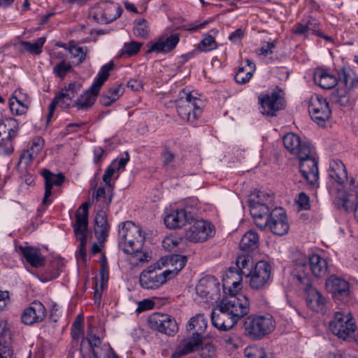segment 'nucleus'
Returning <instances> with one entry per match:
<instances>
[{
  "label": "nucleus",
  "mask_w": 358,
  "mask_h": 358,
  "mask_svg": "<svg viewBox=\"0 0 358 358\" xmlns=\"http://www.w3.org/2000/svg\"><path fill=\"white\" fill-rule=\"evenodd\" d=\"M229 287L230 298L222 299L217 305L219 313L213 310L211 313L213 325L220 331H228L250 312V301L245 296L240 294L236 297L235 292Z\"/></svg>",
  "instance_id": "f257e3e1"
},
{
  "label": "nucleus",
  "mask_w": 358,
  "mask_h": 358,
  "mask_svg": "<svg viewBox=\"0 0 358 358\" xmlns=\"http://www.w3.org/2000/svg\"><path fill=\"white\" fill-rule=\"evenodd\" d=\"M274 327L275 322L269 315H250L245 317L243 325L245 336L255 340L269 334Z\"/></svg>",
  "instance_id": "f03ea898"
},
{
  "label": "nucleus",
  "mask_w": 358,
  "mask_h": 358,
  "mask_svg": "<svg viewBox=\"0 0 358 358\" xmlns=\"http://www.w3.org/2000/svg\"><path fill=\"white\" fill-rule=\"evenodd\" d=\"M168 259L162 258L159 261L150 265L140 274L139 283L141 286L147 289H155L171 279L169 275L173 273L169 269L157 274V271L162 268V266L168 264Z\"/></svg>",
  "instance_id": "7ed1b4c3"
},
{
  "label": "nucleus",
  "mask_w": 358,
  "mask_h": 358,
  "mask_svg": "<svg viewBox=\"0 0 358 358\" xmlns=\"http://www.w3.org/2000/svg\"><path fill=\"white\" fill-rule=\"evenodd\" d=\"M236 267H230L226 272V279H223L224 289L227 284H231L234 290H236L241 285L242 275L246 277L250 275L255 264L249 254H241L236 258Z\"/></svg>",
  "instance_id": "20e7f679"
},
{
  "label": "nucleus",
  "mask_w": 358,
  "mask_h": 358,
  "mask_svg": "<svg viewBox=\"0 0 358 358\" xmlns=\"http://www.w3.org/2000/svg\"><path fill=\"white\" fill-rule=\"evenodd\" d=\"M180 95V99L176 101L178 115L184 121H195L202 113V109L199 104L201 100L184 90Z\"/></svg>",
  "instance_id": "39448f33"
},
{
  "label": "nucleus",
  "mask_w": 358,
  "mask_h": 358,
  "mask_svg": "<svg viewBox=\"0 0 358 358\" xmlns=\"http://www.w3.org/2000/svg\"><path fill=\"white\" fill-rule=\"evenodd\" d=\"M276 90L262 93L258 97L262 113L268 116H275L276 113L285 107V101L280 95L282 90L277 86Z\"/></svg>",
  "instance_id": "423d86ee"
},
{
  "label": "nucleus",
  "mask_w": 358,
  "mask_h": 358,
  "mask_svg": "<svg viewBox=\"0 0 358 358\" xmlns=\"http://www.w3.org/2000/svg\"><path fill=\"white\" fill-rule=\"evenodd\" d=\"M131 233L137 234L136 225L130 221L123 222L119 229V234L125 246L123 252L131 255L141 252L145 238V236H138V240H131Z\"/></svg>",
  "instance_id": "0eeeda50"
},
{
  "label": "nucleus",
  "mask_w": 358,
  "mask_h": 358,
  "mask_svg": "<svg viewBox=\"0 0 358 358\" xmlns=\"http://www.w3.org/2000/svg\"><path fill=\"white\" fill-rule=\"evenodd\" d=\"M308 112L312 120L320 127H324L331 117L329 103L322 96H312L308 105Z\"/></svg>",
  "instance_id": "6e6552de"
},
{
  "label": "nucleus",
  "mask_w": 358,
  "mask_h": 358,
  "mask_svg": "<svg viewBox=\"0 0 358 358\" xmlns=\"http://www.w3.org/2000/svg\"><path fill=\"white\" fill-rule=\"evenodd\" d=\"M193 224L186 230V238L191 242H203L215 235L214 226L203 219L192 221Z\"/></svg>",
  "instance_id": "1a4fd4ad"
},
{
  "label": "nucleus",
  "mask_w": 358,
  "mask_h": 358,
  "mask_svg": "<svg viewBox=\"0 0 358 358\" xmlns=\"http://www.w3.org/2000/svg\"><path fill=\"white\" fill-rule=\"evenodd\" d=\"M271 265L266 261L257 262L251 273L246 277H250L249 285L254 289H262L269 284L271 280Z\"/></svg>",
  "instance_id": "9d476101"
},
{
  "label": "nucleus",
  "mask_w": 358,
  "mask_h": 358,
  "mask_svg": "<svg viewBox=\"0 0 358 358\" xmlns=\"http://www.w3.org/2000/svg\"><path fill=\"white\" fill-rule=\"evenodd\" d=\"M329 329L334 335L346 340L354 336L356 325L351 318L344 316L341 312H336L334 320L329 322Z\"/></svg>",
  "instance_id": "9b49d317"
},
{
  "label": "nucleus",
  "mask_w": 358,
  "mask_h": 358,
  "mask_svg": "<svg viewBox=\"0 0 358 358\" xmlns=\"http://www.w3.org/2000/svg\"><path fill=\"white\" fill-rule=\"evenodd\" d=\"M299 159V171L303 178L311 185H314L319 178L317 161L312 155L311 148L306 155L297 156Z\"/></svg>",
  "instance_id": "f8f14e48"
},
{
  "label": "nucleus",
  "mask_w": 358,
  "mask_h": 358,
  "mask_svg": "<svg viewBox=\"0 0 358 358\" xmlns=\"http://www.w3.org/2000/svg\"><path fill=\"white\" fill-rule=\"evenodd\" d=\"M149 327L168 336H174L178 331L176 321L170 315L155 313L148 318Z\"/></svg>",
  "instance_id": "ddd939ff"
},
{
  "label": "nucleus",
  "mask_w": 358,
  "mask_h": 358,
  "mask_svg": "<svg viewBox=\"0 0 358 358\" xmlns=\"http://www.w3.org/2000/svg\"><path fill=\"white\" fill-rule=\"evenodd\" d=\"M326 288L336 301L346 303L350 299V284L348 281L331 275L326 280Z\"/></svg>",
  "instance_id": "4468645a"
},
{
  "label": "nucleus",
  "mask_w": 358,
  "mask_h": 358,
  "mask_svg": "<svg viewBox=\"0 0 358 358\" xmlns=\"http://www.w3.org/2000/svg\"><path fill=\"white\" fill-rule=\"evenodd\" d=\"M250 212L255 220V224L261 230L265 229L271 217V210L267 204L255 199H249Z\"/></svg>",
  "instance_id": "2eb2a0df"
},
{
  "label": "nucleus",
  "mask_w": 358,
  "mask_h": 358,
  "mask_svg": "<svg viewBox=\"0 0 358 358\" xmlns=\"http://www.w3.org/2000/svg\"><path fill=\"white\" fill-rule=\"evenodd\" d=\"M266 227H268L273 234L278 236L286 234L289 231V224L285 210L282 208L273 209Z\"/></svg>",
  "instance_id": "dca6fc26"
},
{
  "label": "nucleus",
  "mask_w": 358,
  "mask_h": 358,
  "mask_svg": "<svg viewBox=\"0 0 358 358\" xmlns=\"http://www.w3.org/2000/svg\"><path fill=\"white\" fill-rule=\"evenodd\" d=\"M46 315L45 306L41 301L35 300L24 310L21 315V320L25 324L32 325L43 321Z\"/></svg>",
  "instance_id": "f3484780"
},
{
  "label": "nucleus",
  "mask_w": 358,
  "mask_h": 358,
  "mask_svg": "<svg viewBox=\"0 0 358 358\" xmlns=\"http://www.w3.org/2000/svg\"><path fill=\"white\" fill-rule=\"evenodd\" d=\"M203 345V339L201 335L192 334V336L183 338L176 348L171 355V358H181L194 351L199 350Z\"/></svg>",
  "instance_id": "a211bd4d"
},
{
  "label": "nucleus",
  "mask_w": 358,
  "mask_h": 358,
  "mask_svg": "<svg viewBox=\"0 0 358 358\" xmlns=\"http://www.w3.org/2000/svg\"><path fill=\"white\" fill-rule=\"evenodd\" d=\"M194 215L185 209L176 210L166 215L164 222L166 227L171 229L181 228L187 223L192 224Z\"/></svg>",
  "instance_id": "6ab92c4d"
},
{
  "label": "nucleus",
  "mask_w": 358,
  "mask_h": 358,
  "mask_svg": "<svg viewBox=\"0 0 358 358\" xmlns=\"http://www.w3.org/2000/svg\"><path fill=\"white\" fill-rule=\"evenodd\" d=\"M282 140L285 148L291 154L295 155L296 157L301 155V154L306 155L308 149L311 148L309 143L302 142L300 137L294 133L285 134Z\"/></svg>",
  "instance_id": "aec40b11"
},
{
  "label": "nucleus",
  "mask_w": 358,
  "mask_h": 358,
  "mask_svg": "<svg viewBox=\"0 0 358 358\" xmlns=\"http://www.w3.org/2000/svg\"><path fill=\"white\" fill-rule=\"evenodd\" d=\"M41 176L45 180V193L43 199V204L48 205L51 201H48V198L52 194V189L54 185L61 186L64 182L65 177L63 173L55 174L46 169L41 170Z\"/></svg>",
  "instance_id": "412c9836"
},
{
  "label": "nucleus",
  "mask_w": 358,
  "mask_h": 358,
  "mask_svg": "<svg viewBox=\"0 0 358 358\" xmlns=\"http://www.w3.org/2000/svg\"><path fill=\"white\" fill-rule=\"evenodd\" d=\"M89 204L83 203L76 210V222L73 224V231L76 237L87 236L88 227Z\"/></svg>",
  "instance_id": "4be33fe9"
},
{
  "label": "nucleus",
  "mask_w": 358,
  "mask_h": 358,
  "mask_svg": "<svg viewBox=\"0 0 358 358\" xmlns=\"http://www.w3.org/2000/svg\"><path fill=\"white\" fill-rule=\"evenodd\" d=\"M179 41L180 37L177 34H171L166 38H161L157 42L151 44L146 53L169 52L176 47Z\"/></svg>",
  "instance_id": "5701e85b"
},
{
  "label": "nucleus",
  "mask_w": 358,
  "mask_h": 358,
  "mask_svg": "<svg viewBox=\"0 0 358 358\" xmlns=\"http://www.w3.org/2000/svg\"><path fill=\"white\" fill-rule=\"evenodd\" d=\"M296 268H295V273L294 279H295L301 288L305 292L312 288L310 277L308 272L305 271L307 268V259L306 257H302L295 260Z\"/></svg>",
  "instance_id": "b1692460"
},
{
  "label": "nucleus",
  "mask_w": 358,
  "mask_h": 358,
  "mask_svg": "<svg viewBox=\"0 0 358 358\" xmlns=\"http://www.w3.org/2000/svg\"><path fill=\"white\" fill-rule=\"evenodd\" d=\"M94 234L100 243H104L108 236L110 225L107 220L106 211L100 210L96 214L94 219Z\"/></svg>",
  "instance_id": "393cba45"
},
{
  "label": "nucleus",
  "mask_w": 358,
  "mask_h": 358,
  "mask_svg": "<svg viewBox=\"0 0 358 358\" xmlns=\"http://www.w3.org/2000/svg\"><path fill=\"white\" fill-rule=\"evenodd\" d=\"M99 91L100 90L93 87L92 85L89 89L73 101V106L76 107L78 110H88L94 104Z\"/></svg>",
  "instance_id": "a878e982"
},
{
  "label": "nucleus",
  "mask_w": 358,
  "mask_h": 358,
  "mask_svg": "<svg viewBox=\"0 0 358 358\" xmlns=\"http://www.w3.org/2000/svg\"><path fill=\"white\" fill-rule=\"evenodd\" d=\"M17 136V131L8 129L3 122H0V148L5 155H10L13 152V141Z\"/></svg>",
  "instance_id": "bb28decb"
},
{
  "label": "nucleus",
  "mask_w": 358,
  "mask_h": 358,
  "mask_svg": "<svg viewBox=\"0 0 358 358\" xmlns=\"http://www.w3.org/2000/svg\"><path fill=\"white\" fill-rule=\"evenodd\" d=\"M328 173L329 178L338 185L344 184L348 180L345 166L339 159H332L330 161Z\"/></svg>",
  "instance_id": "cd10ccee"
},
{
  "label": "nucleus",
  "mask_w": 358,
  "mask_h": 358,
  "mask_svg": "<svg viewBox=\"0 0 358 358\" xmlns=\"http://www.w3.org/2000/svg\"><path fill=\"white\" fill-rule=\"evenodd\" d=\"M19 250L26 261L33 267L38 268L45 263V257L38 248L27 246H20Z\"/></svg>",
  "instance_id": "c85d7f7f"
},
{
  "label": "nucleus",
  "mask_w": 358,
  "mask_h": 358,
  "mask_svg": "<svg viewBox=\"0 0 358 358\" xmlns=\"http://www.w3.org/2000/svg\"><path fill=\"white\" fill-rule=\"evenodd\" d=\"M306 259L307 267H309L313 275L321 278L326 275L328 264L325 259L318 255L313 254Z\"/></svg>",
  "instance_id": "c756f323"
},
{
  "label": "nucleus",
  "mask_w": 358,
  "mask_h": 358,
  "mask_svg": "<svg viewBox=\"0 0 358 358\" xmlns=\"http://www.w3.org/2000/svg\"><path fill=\"white\" fill-rule=\"evenodd\" d=\"M306 292L307 306L315 312H322L325 309L326 299L314 287Z\"/></svg>",
  "instance_id": "7c9ffc66"
},
{
  "label": "nucleus",
  "mask_w": 358,
  "mask_h": 358,
  "mask_svg": "<svg viewBox=\"0 0 358 358\" xmlns=\"http://www.w3.org/2000/svg\"><path fill=\"white\" fill-rule=\"evenodd\" d=\"M316 85L326 90L333 88L338 83L337 78L322 69H317L313 76Z\"/></svg>",
  "instance_id": "2f4dec72"
},
{
  "label": "nucleus",
  "mask_w": 358,
  "mask_h": 358,
  "mask_svg": "<svg viewBox=\"0 0 358 358\" xmlns=\"http://www.w3.org/2000/svg\"><path fill=\"white\" fill-rule=\"evenodd\" d=\"M219 282L213 276H206L202 278L196 287V291L201 297H210L213 291L218 289Z\"/></svg>",
  "instance_id": "473e14b6"
},
{
  "label": "nucleus",
  "mask_w": 358,
  "mask_h": 358,
  "mask_svg": "<svg viewBox=\"0 0 358 358\" xmlns=\"http://www.w3.org/2000/svg\"><path fill=\"white\" fill-rule=\"evenodd\" d=\"M240 249L243 251H253L259 247V236L255 231H247L242 237Z\"/></svg>",
  "instance_id": "72a5a7b5"
},
{
  "label": "nucleus",
  "mask_w": 358,
  "mask_h": 358,
  "mask_svg": "<svg viewBox=\"0 0 358 358\" xmlns=\"http://www.w3.org/2000/svg\"><path fill=\"white\" fill-rule=\"evenodd\" d=\"M73 102L71 99H68L67 97L62 96L61 92H59L55 98L52 99L51 103L49 105L48 109L49 113L48 115V121H50L51 117L53 116L55 108L57 106L61 107L63 109H68L73 106Z\"/></svg>",
  "instance_id": "f704fd0d"
},
{
  "label": "nucleus",
  "mask_w": 358,
  "mask_h": 358,
  "mask_svg": "<svg viewBox=\"0 0 358 358\" xmlns=\"http://www.w3.org/2000/svg\"><path fill=\"white\" fill-rule=\"evenodd\" d=\"M208 320L203 314L199 313L195 316L191 317L187 324V330L191 331L195 329L194 334L201 335L202 332L206 329Z\"/></svg>",
  "instance_id": "c9c22d12"
},
{
  "label": "nucleus",
  "mask_w": 358,
  "mask_h": 358,
  "mask_svg": "<svg viewBox=\"0 0 358 358\" xmlns=\"http://www.w3.org/2000/svg\"><path fill=\"white\" fill-rule=\"evenodd\" d=\"M338 82L341 83L346 88L351 89L358 85V78L351 70L343 68L338 72Z\"/></svg>",
  "instance_id": "e433bc0d"
},
{
  "label": "nucleus",
  "mask_w": 358,
  "mask_h": 358,
  "mask_svg": "<svg viewBox=\"0 0 358 358\" xmlns=\"http://www.w3.org/2000/svg\"><path fill=\"white\" fill-rule=\"evenodd\" d=\"M114 67V62L113 61L109 62L108 64L103 65L100 71H99L96 78L94 79L93 83V87H96L101 90V87L107 80L110 76V71Z\"/></svg>",
  "instance_id": "4c0bfd02"
},
{
  "label": "nucleus",
  "mask_w": 358,
  "mask_h": 358,
  "mask_svg": "<svg viewBox=\"0 0 358 358\" xmlns=\"http://www.w3.org/2000/svg\"><path fill=\"white\" fill-rule=\"evenodd\" d=\"M45 43V37L38 38L34 43L22 41L19 43V46L21 50L36 55H39L41 52V48Z\"/></svg>",
  "instance_id": "58836bf2"
},
{
  "label": "nucleus",
  "mask_w": 358,
  "mask_h": 358,
  "mask_svg": "<svg viewBox=\"0 0 358 358\" xmlns=\"http://www.w3.org/2000/svg\"><path fill=\"white\" fill-rule=\"evenodd\" d=\"M15 102L12 99H10L9 101L10 110L15 115L24 114L27 112L29 104L27 95L24 94L23 99H15Z\"/></svg>",
  "instance_id": "ea45409f"
},
{
  "label": "nucleus",
  "mask_w": 358,
  "mask_h": 358,
  "mask_svg": "<svg viewBox=\"0 0 358 358\" xmlns=\"http://www.w3.org/2000/svg\"><path fill=\"white\" fill-rule=\"evenodd\" d=\"M187 258L185 255H172L169 259V262L172 266H175L174 269L169 270L172 274L169 275L171 278L175 277L185 266Z\"/></svg>",
  "instance_id": "a19ab883"
},
{
  "label": "nucleus",
  "mask_w": 358,
  "mask_h": 358,
  "mask_svg": "<svg viewBox=\"0 0 358 358\" xmlns=\"http://www.w3.org/2000/svg\"><path fill=\"white\" fill-rule=\"evenodd\" d=\"M150 28L148 21L144 18L136 19L134 22V34L139 38L148 37Z\"/></svg>",
  "instance_id": "79ce46f5"
},
{
  "label": "nucleus",
  "mask_w": 358,
  "mask_h": 358,
  "mask_svg": "<svg viewBox=\"0 0 358 358\" xmlns=\"http://www.w3.org/2000/svg\"><path fill=\"white\" fill-rule=\"evenodd\" d=\"M348 88L346 87L343 88H338L334 90L331 96L330 99L332 103H338L341 106H345L349 103V95H348Z\"/></svg>",
  "instance_id": "37998d69"
},
{
  "label": "nucleus",
  "mask_w": 358,
  "mask_h": 358,
  "mask_svg": "<svg viewBox=\"0 0 358 358\" xmlns=\"http://www.w3.org/2000/svg\"><path fill=\"white\" fill-rule=\"evenodd\" d=\"M245 356L246 358H273L271 353L260 346H250L245 350Z\"/></svg>",
  "instance_id": "c03bdc74"
},
{
  "label": "nucleus",
  "mask_w": 358,
  "mask_h": 358,
  "mask_svg": "<svg viewBox=\"0 0 358 358\" xmlns=\"http://www.w3.org/2000/svg\"><path fill=\"white\" fill-rule=\"evenodd\" d=\"M72 71V66L69 62L62 60L57 64L53 68V73L57 78L64 79L66 74Z\"/></svg>",
  "instance_id": "a18cd8bd"
},
{
  "label": "nucleus",
  "mask_w": 358,
  "mask_h": 358,
  "mask_svg": "<svg viewBox=\"0 0 358 358\" xmlns=\"http://www.w3.org/2000/svg\"><path fill=\"white\" fill-rule=\"evenodd\" d=\"M255 72V66L252 65V69L245 71L244 67H239L238 72L235 75V81L238 84H245L253 76Z\"/></svg>",
  "instance_id": "49530a36"
},
{
  "label": "nucleus",
  "mask_w": 358,
  "mask_h": 358,
  "mask_svg": "<svg viewBox=\"0 0 358 358\" xmlns=\"http://www.w3.org/2000/svg\"><path fill=\"white\" fill-rule=\"evenodd\" d=\"M10 340V338L7 340L3 334L0 335V358H13Z\"/></svg>",
  "instance_id": "de8ad7c7"
},
{
  "label": "nucleus",
  "mask_w": 358,
  "mask_h": 358,
  "mask_svg": "<svg viewBox=\"0 0 358 358\" xmlns=\"http://www.w3.org/2000/svg\"><path fill=\"white\" fill-rule=\"evenodd\" d=\"M81 87L80 83L76 82L69 83L62 90L61 96L73 100L78 92H80Z\"/></svg>",
  "instance_id": "09e8293b"
},
{
  "label": "nucleus",
  "mask_w": 358,
  "mask_h": 358,
  "mask_svg": "<svg viewBox=\"0 0 358 358\" xmlns=\"http://www.w3.org/2000/svg\"><path fill=\"white\" fill-rule=\"evenodd\" d=\"M142 46L141 43L131 41L125 43L122 49L121 50L120 55H127L129 57L136 55Z\"/></svg>",
  "instance_id": "8fccbe9b"
},
{
  "label": "nucleus",
  "mask_w": 358,
  "mask_h": 358,
  "mask_svg": "<svg viewBox=\"0 0 358 358\" xmlns=\"http://www.w3.org/2000/svg\"><path fill=\"white\" fill-rule=\"evenodd\" d=\"M217 47L215 38L210 34H207L199 43V49L201 52H208L216 49Z\"/></svg>",
  "instance_id": "3c124183"
},
{
  "label": "nucleus",
  "mask_w": 358,
  "mask_h": 358,
  "mask_svg": "<svg viewBox=\"0 0 358 358\" xmlns=\"http://www.w3.org/2000/svg\"><path fill=\"white\" fill-rule=\"evenodd\" d=\"M115 160L113 162V163L108 166L106 169L105 173L103 176V181L105 182L107 188L113 189L115 187V184L112 182V177L116 172V168L115 167Z\"/></svg>",
  "instance_id": "603ef678"
},
{
  "label": "nucleus",
  "mask_w": 358,
  "mask_h": 358,
  "mask_svg": "<svg viewBox=\"0 0 358 358\" xmlns=\"http://www.w3.org/2000/svg\"><path fill=\"white\" fill-rule=\"evenodd\" d=\"M69 52L73 57L78 58V64H80L86 59L87 48L73 45L69 48Z\"/></svg>",
  "instance_id": "864d4df0"
},
{
  "label": "nucleus",
  "mask_w": 358,
  "mask_h": 358,
  "mask_svg": "<svg viewBox=\"0 0 358 358\" xmlns=\"http://www.w3.org/2000/svg\"><path fill=\"white\" fill-rule=\"evenodd\" d=\"M216 347L210 342L204 343L200 347L199 355L202 358H211L215 355Z\"/></svg>",
  "instance_id": "5fc2aeb1"
},
{
  "label": "nucleus",
  "mask_w": 358,
  "mask_h": 358,
  "mask_svg": "<svg viewBox=\"0 0 358 358\" xmlns=\"http://www.w3.org/2000/svg\"><path fill=\"white\" fill-rule=\"evenodd\" d=\"M86 340L88 343V347L91 348V350H94L96 352H99L100 354L101 351V343L102 341L99 338V336L92 334H88Z\"/></svg>",
  "instance_id": "6e6d98bb"
},
{
  "label": "nucleus",
  "mask_w": 358,
  "mask_h": 358,
  "mask_svg": "<svg viewBox=\"0 0 358 358\" xmlns=\"http://www.w3.org/2000/svg\"><path fill=\"white\" fill-rule=\"evenodd\" d=\"M115 8L117 10V13L113 17H108L106 13H101V14L96 13L94 15V18L97 22H99L110 23L111 22H113V20H116L117 18H118L122 14V8H121L117 7Z\"/></svg>",
  "instance_id": "4d7b16f0"
},
{
  "label": "nucleus",
  "mask_w": 358,
  "mask_h": 358,
  "mask_svg": "<svg viewBox=\"0 0 358 358\" xmlns=\"http://www.w3.org/2000/svg\"><path fill=\"white\" fill-rule=\"evenodd\" d=\"M181 240V238L168 236L163 240L162 246L166 250L173 251L174 249L179 245Z\"/></svg>",
  "instance_id": "13d9d810"
},
{
  "label": "nucleus",
  "mask_w": 358,
  "mask_h": 358,
  "mask_svg": "<svg viewBox=\"0 0 358 358\" xmlns=\"http://www.w3.org/2000/svg\"><path fill=\"white\" fill-rule=\"evenodd\" d=\"M306 23L308 31H312L313 34L323 37V34L318 30L320 23L316 19L309 17L308 21Z\"/></svg>",
  "instance_id": "bf43d9fd"
},
{
  "label": "nucleus",
  "mask_w": 358,
  "mask_h": 358,
  "mask_svg": "<svg viewBox=\"0 0 358 358\" xmlns=\"http://www.w3.org/2000/svg\"><path fill=\"white\" fill-rule=\"evenodd\" d=\"M36 156V155L31 152L30 150H24L20 155L18 165L24 164L25 167L28 166Z\"/></svg>",
  "instance_id": "052dcab7"
},
{
  "label": "nucleus",
  "mask_w": 358,
  "mask_h": 358,
  "mask_svg": "<svg viewBox=\"0 0 358 358\" xmlns=\"http://www.w3.org/2000/svg\"><path fill=\"white\" fill-rule=\"evenodd\" d=\"M44 145V140L41 137H37L34 138L31 143V145L28 150H30L31 152L37 155L39 152L42 150Z\"/></svg>",
  "instance_id": "680f3d73"
},
{
  "label": "nucleus",
  "mask_w": 358,
  "mask_h": 358,
  "mask_svg": "<svg viewBox=\"0 0 358 358\" xmlns=\"http://www.w3.org/2000/svg\"><path fill=\"white\" fill-rule=\"evenodd\" d=\"M124 91V88L122 84H119L117 86L110 87L108 90L107 94H109V96H111V98H113L115 101L122 94H123Z\"/></svg>",
  "instance_id": "e2e57ef3"
},
{
  "label": "nucleus",
  "mask_w": 358,
  "mask_h": 358,
  "mask_svg": "<svg viewBox=\"0 0 358 358\" xmlns=\"http://www.w3.org/2000/svg\"><path fill=\"white\" fill-rule=\"evenodd\" d=\"M108 266L106 261V257L105 255H103L101 259V270H100V275L101 281L103 283L104 281H107L108 279Z\"/></svg>",
  "instance_id": "0e129e2a"
},
{
  "label": "nucleus",
  "mask_w": 358,
  "mask_h": 358,
  "mask_svg": "<svg viewBox=\"0 0 358 358\" xmlns=\"http://www.w3.org/2000/svg\"><path fill=\"white\" fill-rule=\"evenodd\" d=\"M310 199L309 196L304 192L299 194L297 203L299 207L303 210H308L310 208Z\"/></svg>",
  "instance_id": "69168bd1"
},
{
  "label": "nucleus",
  "mask_w": 358,
  "mask_h": 358,
  "mask_svg": "<svg viewBox=\"0 0 358 358\" xmlns=\"http://www.w3.org/2000/svg\"><path fill=\"white\" fill-rule=\"evenodd\" d=\"M80 353L82 358H99L100 357L99 352H96L93 349L91 350L89 347L87 349L85 350L83 346V342L80 344Z\"/></svg>",
  "instance_id": "338daca9"
},
{
  "label": "nucleus",
  "mask_w": 358,
  "mask_h": 358,
  "mask_svg": "<svg viewBox=\"0 0 358 358\" xmlns=\"http://www.w3.org/2000/svg\"><path fill=\"white\" fill-rule=\"evenodd\" d=\"M78 241H80V244L78 247L77 254L83 258L86 256L85 245L87 243V236H81L80 237H76Z\"/></svg>",
  "instance_id": "774afa93"
}]
</instances>
